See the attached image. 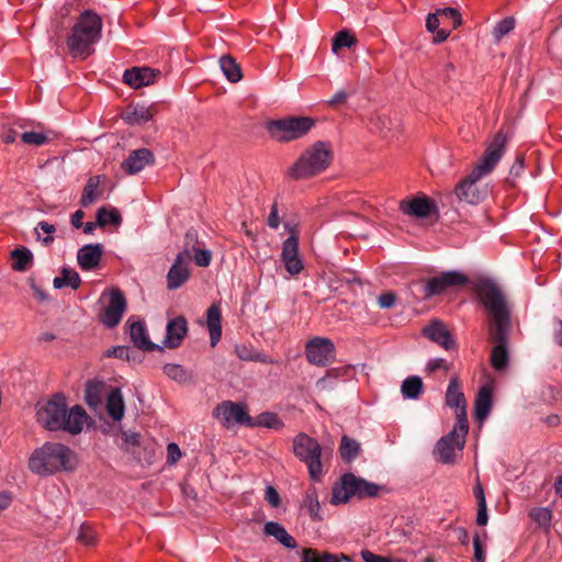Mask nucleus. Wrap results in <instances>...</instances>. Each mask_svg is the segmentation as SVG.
Returning a JSON list of instances; mask_svg holds the SVG:
<instances>
[{
  "mask_svg": "<svg viewBox=\"0 0 562 562\" xmlns=\"http://www.w3.org/2000/svg\"><path fill=\"white\" fill-rule=\"evenodd\" d=\"M160 75L161 71L159 69L147 66L132 67L124 71L123 82L133 89H140L155 83Z\"/></svg>",
  "mask_w": 562,
  "mask_h": 562,
  "instance_id": "obj_15",
  "label": "nucleus"
},
{
  "mask_svg": "<svg viewBox=\"0 0 562 562\" xmlns=\"http://www.w3.org/2000/svg\"><path fill=\"white\" fill-rule=\"evenodd\" d=\"M158 112L159 106L157 103H153L148 106L136 105L133 108H127L122 117L126 123L132 125L144 124L150 121Z\"/></svg>",
  "mask_w": 562,
  "mask_h": 562,
  "instance_id": "obj_24",
  "label": "nucleus"
},
{
  "mask_svg": "<svg viewBox=\"0 0 562 562\" xmlns=\"http://www.w3.org/2000/svg\"><path fill=\"white\" fill-rule=\"evenodd\" d=\"M184 249L182 251H188L191 255V250L198 248L200 245L198 232L193 228L187 231L183 239Z\"/></svg>",
  "mask_w": 562,
  "mask_h": 562,
  "instance_id": "obj_55",
  "label": "nucleus"
},
{
  "mask_svg": "<svg viewBox=\"0 0 562 562\" xmlns=\"http://www.w3.org/2000/svg\"><path fill=\"white\" fill-rule=\"evenodd\" d=\"M333 160L328 144L316 142L302 151L295 162L288 168L285 176L291 180H307L324 172Z\"/></svg>",
  "mask_w": 562,
  "mask_h": 562,
  "instance_id": "obj_5",
  "label": "nucleus"
},
{
  "mask_svg": "<svg viewBox=\"0 0 562 562\" xmlns=\"http://www.w3.org/2000/svg\"><path fill=\"white\" fill-rule=\"evenodd\" d=\"M446 404L454 409L467 407V400L461 391L458 376H452L446 392Z\"/></svg>",
  "mask_w": 562,
  "mask_h": 562,
  "instance_id": "obj_28",
  "label": "nucleus"
},
{
  "mask_svg": "<svg viewBox=\"0 0 562 562\" xmlns=\"http://www.w3.org/2000/svg\"><path fill=\"white\" fill-rule=\"evenodd\" d=\"M357 44L356 36L349 32L348 30H341L337 32L333 38V45L331 49L335 54H338V52L346 47L350 48Z\"/></svg>",
  "mask_w": 562,
  "mask_h": 562,
  "instance_id": "obj_43",
  "label": "nucleus"
},
{
  "mask_svg": "<svg viewBox=\"0 0 562 562\" xmlns=\"http://www.w3.org/2000/svg\"><path fill=\"white\" fill-rule=\"evenodd\" d=\"M77 539L85 546H93L95 543V531L90 525L82 524Z\"/></svg>",
  "mask_w": 562,
  "mask_h": 562,
  "instance_id": "obj_52",
  "label": "nucleus"
},
{
  "mask_svg": "<svg viewBox=\"0 0 562 562\" xmlns=\"http://www.w3.org/2000/svg\"><path fill=\"white\" fill-rule=\"evenodd\" d=\"M423 335L446 350H453L457 348L456 339L446 324L441 321H431L428 326L423 328Z\"/></svg>",
  "mask_w": 562,
  "mask_h": 562,
  "instance_id": "obj_16",
  "label": "nucleus"
},
{
  "mask_svg": "<svg viewBox=\"0 0 562 562\" xmlns=\"http://www.w3.org/2000/svg\"><path fill=\"white\" fill-rule=\"evenodd\" d=\"M130 338L133 341L134 346L144 351H154L158 350L164 352V348L155 345L150 341L146 325L142 321L130 323Z\"/></svg>",
  "mask_w": 562,
  "mask_h": 562,
  "instance_id": "obj_21",
  "label": "nucleus"
},
{
  "mask_svg": "<svg viewBox=\"0 0 562 562\" xmlns=\"http://www.w3.org/2000/svg\"><path fill=\"white\" fill-rule=\"evenodd\" d=\"M530 518L542 528H549L552 519V512L549 508H533L529 513Z\"/></svg>",
  "mask_w": 562,
  "mask_h": 562,
  "instance_id": "obj_49",
  "label": "nucleus"
},
{
  "mask_svg": "<svg viewBox=\"0 0 562 562\" xmlns=\"http://www.w3.org/2000/svg\"><path fill=\"white\" fill-rule=\"evenodd\" d=\"M265 498L273 507H278L280 505L279 493L273 486H268L266 488Z\"/></svg>",
  "mask_w": 562,
  "mask_h": 562,
  "instance_id": "obj_63",
  "label": "nucleus"
},
{
  "mask_svg": "<svg viewBox=\"0 0 562 562\" xmlns=\"http://www.w3.org/2000/svg\"><path fill=\"white\" fill-rule=\"evenodd\" d=\"M104 389L105 384L102 381H88L85 390L86 403L92 408H97L98 406H100L102 403Z\"/></svg>",
  "mask_w": 562,
  "mask_h": 562,
  "instance_id": "obj_31",
  "label": "nucleus"
},
{
  "mask_svg": "<svg viewBox=\"0 0 562 562\" xmlns=\"http://www.w3.org/2000/svg\"><path fill=\"white\" fill-rule=\"evenodd\" d=\"M235 352L237 357L241 360L246 361H260L269 364L278 363V361L266 357L258 352H251L246 346H236Z\"/></svg>",
  "mask_w": 562,
  "mask_h": 562,
  "instance_id": "obj_45",
  "label": "nucleus"
},
{
  "mask_svg": "<svg viewBox=\"0 0 562 562\" xmlns=\"http://www.w3.org/2000/svg\"><path fill=\"white\" fill-rule=\"evenodd\" d=\"M213 417L221 419L225 426L238 424L249 427L252 425V417L248 414L245 403L224 401L213 409Z\"/></svg>",
  "mask_w": 562,
  "mask_h": 562,
  "instance_id": "obj_12",
  "label": "nucleus"
},
{
  "mask_svg": "<svg viewBox=\"0 0 562 562\" xmlns=\"http://www.w3.org/2000/svg\"><path fill=\"white\" fill-rule=\"evenodd\" d=\"M439 369H442L445 370L446 372L449 371L450 369V366L447 363V361L442 358H436V359H431L428 363H427V370L432 373Z\"/></svg>",
  "mask_w": 562,
  "mask_h": 562,
  "instance_id": "obj_61",
  "label": "nucleus"
},
{
  "mask_svg": "<svg viewBox=\"0 0 562 562\" xmlns=\"http://www.w3.org/2000/svg\"><path fill=\"white\" fill-rule=\"evenodd\" d=\"M190 260L191 255H189L188 251H180L176 256L175 262L167 273V288L169 290H176L189 280L191 276L189 268Z\"/></svg>",
  "mask_w": 562,
  "mask_h": 562,
  "instance_id": "obj_14",
  "label": "nucleus"
},
{
  "mask_svg": "<svg viewBox=\"0 0 562 562\" xmlns=\"http://www.w3.org/2000/svg\"><path fill=\"white\" fill-rule=\"evenodd\" d=\"M442 23H449L453 30L458 29L462 23L460 12L454 8L438 9Z\"/></svg>",
  "mask_w": 562,
  "mask_h": 562,
  "instance_id": "obj_50",
  "label": "nucleus"
},
{
  "mask_svg": "<svg viewBox=\"0 0 562 562\" xmlns=\"http://www.w3.org/2000/svg\"><path fill=\"white\" fill-rule=\"evenodd\" d=\"M342 560L350 561L349 557L342 553L334 554L329 552H319L312 548H305L302 551L301 562H341Z\"/></svg>",
  "mask_w": 562,
  "mask_h": 562,
  "instance_id": "obj_30",
  "label": "nucleus"
},
{
  "mask_svg": "<svg viewBox=\"0 0 562 562\" xmlns=\"http://www.w3.org/2000/svg\"><path fill=\"white\" fill-rule=\"evenodd\" d=\"M165 345L168 348H178L188 333V322L184 316H177L170 319L166 328Z\"/></svg>",
  "mask_w": 562,
  "mask_h": 562,
  "instance_id": "obj_20",
  "label": "nucleus"
},
{
  "mask_svg": "<svg viewBox=\"0 0 562 562\" xmlns=\"http://www.w3.org/2000/svg\"><path fill=\"white\" fill-rule=\"evenodd\" d=\"M457 449L461 450L463 447L457 445L456 431H450L436 443L434 453L440 462L450 464L454 462Z\"/></svg>",
  "mask_w": 562,
  "mask_h": 562,
  "instance_id": "obj_22",
  "label": "nucleus"
},
{
  "mask_svg": "<svg viewBox=\"0 0 562 562\" xmlns=\"http://www.w3.org/2000/svg\"><path fill=\"white\" fill-rule=\"evenodd\" d=\"M29 469L38 475H50L75 469V456L69 447L59 442H46L29 458Z\"/></svg>",
  "mask_w": 562,
  "mask_h": 562,
  "instance_id": "obj_4",
  "label": "nucleus"
},
{
  "mask_svg": "<svg viewBox=\"0 0 562 562\" xmlns=\"http://www.w3.org/2000/svg\"><path fill=\"white\" fill-rule=\"evenodd\" d=\"M37 228H40L42 232H44L46 234V236L42 239V243L45 246L52 245L54 243L53 234L56 231L55 226L53 224H49L48 222L42 221L37 224V227L35 228V231Z\"/></svg>",
  "mask_w": 562,
  "mask_h": 562,
  "instance_id": "obj_57",
  "label": "nucleus"
},
{
  "mask_svg": "<svg viewBox=\"0 0 562 562\" xmlns=\"http://www.w3.org/2000/svg\"><path fill=\"white\" fill-rule=\"evenodd\" d=\"M154 154L147 148L133 150L128 157L122 161L121 168L127 175H135L143 170L145 166L154 164Z\"/></svg>",
  "mask_w": 562,
  "mask_h": 562,
  "instance_id": "obj_18",
  "label": "nucleus"
},
{
  "mask_svg": "<svg viewBox=\"0 0 562 562\" xmlns=\"http://www.w3.org/2000/svg\"><path fill=\"white\" fill-rule=\"evenodd\" d=\"M191 251L193 252L192 258L198 267L206 268L210 266L212 261V252L210 250L198 247Z\"/></svg>",
  "mask_w": 562,
  "mask_h": 562,
  "instance_id": "obj_53",
  "label": "nucleus"
},
{
  "mask_svg": "<svg viewBox=\"0 0 562 562\" xmlns=\"http://www.w3.org/2000/svg\"><path fill=\"white\" fill-rule=\"evenodd\" d=\"M54 288L61 289L64 286H70L77 290L81 284V279L74 269L63 268L60 276L56 277L53 281Z\"/></svg>",
  "mask_w": 562,
  "mask_h": 562,
  "instance_id": "obj_35",
  "label": "nucleus"
},
{
  "mask_svg": "<svg viewBox=\"0 0 562 562\" xmlns=\"http://www.w3.org/2000/svg\"><path fill=\"white\" fill-rule=\"evenodd\" d=\"M103 247L101 244H88L82 246L77 254V261L81 270H94L101 261Z\"/></svg>",
  "mask_w": 562,
  "mask_h": 562,
  "instance_id": "obj_19",
  "label": "nucleus"
},
{
  "mask_svg": "<svg viewBox=\"0 0 562 562\" xmlns=\"http://www.w3.org/2000/svg\"><path fill=\"white\" fill-rule=\"evenodd\" d=\"M282 262L284 265L285 270L291 276H297L304 269V266H303V262H302L300 256L289 257L288 259L283 260Z\"/></svg>",
  "mask_w": 562,
  "mask_h": 562,
  "instance_id": "obj_54",
  "label": "nucleus"
},
{
  "mask_svg": "<svg viewBox=\"0 0 562 562\" xmlns=\"http://www.w3.org/2000/svg\"><path fill=\"white\" fill-rule=\"evenodd\" d=\"M507 136L497 132L485 148L479 164L473 168V178H483L491 173L505 153Z\"/></svg>",
  "mask_w": 562,
  "mask_h": 562,
  "instance_id": "obj_9",
  "label": "nucleus"
},
{
  "mask_svg": "<svg viewBox=\"0 0 562 562\" xmlns=\"http://www.w3.org/2000/svg\"><path fill=\"white\" fill-rule=\"evenodd\" d=\"M424 390L423 381L417 375L406 378L401 386V392L405 398L416 400Z\"/></svg>",
  "mask_w": 562,
  "mask_h": 562,
  "instance_id": "obj_36",
  "label": "nucleus"
},
{
  "mask_svg": "<svg viewBox=\"0 0 562 562\" xmlns=\"http://www.w3.org/2000/svg\"><path fill=\"white\" fill-rule=\"evenodd\" d=\"M303 507L306 508L307 514L314 521L323 519L321 515V504L315 486H310L303 497Z\"/></svg>",
  "mask_w": 562,
  "mask_h": 562,
  "instance_id": "obj_32",
  "label": "nucleus"
},
{
  "mask_svg": "<svg viewBox=\"0 0 562 562\" xmlns=\"http://www.w3.org/2000/svg\"><path fill=\"white\" fill-rule=\"evenodd\" d=\"M263 530L265 533L274 537L288 549H295L297 547L296 540L279 522L268 521L265 524Z\"/></svg>",
  "mask_w": 562,
  "mask_h": 562,
  "instance_id": "obj_27",
  "label": "nucleus"
},
{
  "mask_svg": "<svg viewBox=\"0 0 562 562\" xmlns=\"http://www.w3.org/2000/svg\"><path fill=\"white\" fill-rule=\"evenodd\" d=\"M106 412L115 422H120L123 418L125 405L120 389L114 387L109 393L106 397Z\"/></svg>",
  "mask_w": 562,
  "mask_h": 562,
  "instance_id": "obj_29",
  "label": "nucleus"
},
{
  "mask_svg": "<svg viewBox=\"0 0 562 562\" xmlns=\"http://www.w3.org/2000/svg\"><path fill=\"white\" fill-rule=\"evenodd\" d=\"M102 19L93 10H85L76 19L66 40L69 54L74 58L87 59L94 52L93 46L102 34Z\"/></svg>",
  "mask_w": 562,
  "mask_h": 562,
  "instance_id": "obj_3",
  "label": "nucleus"
},
{
  "mask_svg": "<svg viewBox=\"0 0 562 562\" xmlns=\"http://www.w3.org/2000/svg\"><path fill=\"white\" fill-rule=\"evenodd\" d=\"M98 188H99V177H90L88 179L87 183L85 184V188H83V191L81 194V199H80L81 206L87 207L95 202V200L98 199V196L100 194V192L98 191Z\"/></svg>",
  "mask_w": 562,
  "mask_h": 562,
  "instance_id": "obj_38",
  "label": "nucleus"
},
{
  "mask_svg": "<svg viewBox=\"0 0 562 562\" xmlns=\"http://www.w3.org/2000/svg\"><path fill=\"white\" fill-rule=\"evenodd\" d=\"M364 562H391L387 558L374 554L368 550L361 552Z\"/></svg>",
  "mask_w": 562,
  "mask_h": 562,
  "instance_id": "obj_64",
  "label": "nucleus"
},
{
  "mask_svg": "<svg viewBox=\"0 0 562 562\" xmlns=\"http://www.w3.org/2000/svg\"><path fill=\"white\" fill-rule=\"evenodd\" d=\"M164 372L167 376L177 382H187L191 378L188 371L182 366L177 363L166 364L164 367Z\"/></svg>",
  "mask_w": 562,
  "mask_h": 562,
  "instance_id": "obj_46",
  "label": "nucleus"
},
{
  "mask_svg": "<svg viewBox=\"0 0 562 562\" xmlns=\"http://www.w3.org/2000/svg\"><path fill=\"white\" fill-rule=\"evenodd\" d=\"M400 210L407 215L418 218L429 216L431 212V202L428 198H414L412 200H403L400 202Z\"/></svg>",
  "mask_w": 562,
  "mask_h": 562,
  "instance_id": "obj_25",
  "label": "nucleus"
},
{
  "mask_svg": "<svg viewBox=\"0 0 562 562\" xmlns=\"http://www.w3.org/2000/svg\"><path fill=\"white\" fill-rule=\"evenodd\" d=\"M122 223V216L120 212L112 207L106 209L105 206H102L97 212V224L100 227H104L105 225L112 224V225H120Z\"/></svg>",
  "mask_w": 562,
  "mask_h": 562,
  "instance_id": "obj_40",
  "label": "nucleus"
},
{
  "mask_svg": "<svg viewBox=\"0 0 562 562\" xmlns=\"http://www.w3.org/2000/svg\"><path fill=\"white\" fill-rule=\"evenodd\" d=\"M395 301H396V295L394 292H391V291L382 293L378 297V303H379L380 307H382V308L392 307L394 305Z\"/></svg>",
  "mask_w": 562,
  "mask_h": 562,
  "instance_id": "obj_60",
  "label": "nucleus"
},
{
  "mask_svg": "<svg viewBox=\"0 0 562 562\" xmlns=\"http://www.w3.org/2000/svg\"><path fill=\"white\" fill-rule=\"evenodd\" d=\"M339 452L344 461L351 462L358 457L360 452V446L356 440L349 438L348 436H344L341 438Z\"/></svg>",
  "mask_w": 562,
  "mask_h": 562,
  "instance_id": "obj_41",
  "label": "nucleus"
},
{
  "mask_svg": "<svg viewBox=\"0 0 562 562\" xmlns=\"http://www.w3.org/2000/svg\"><path fill=\"white\" fill-rule=\"evenodd\" d=\"M454 71H456L454 65L450 61H447L442 65L441 69L439 70V77L445 82H448L449 80H451Z\"/></svg>",
  "mask_w": 562,
  "mask_h": 562,
  "instance_id": "obj_62",
  "label": "nucleus"
},
{
  "mask_svg": "<svg viewBox=\"0 0 562 562\" xmlns=\"http://www.w3.org/2000/svg\"><path fill=\"white\" fill-rule=\"evenodd\" d=\"M283 426L284 423L280 417L271 412L261 413L256 419H252V425H249V427H266L270 429H281Z\"/></svg>",
  "mask_w": 562,
  "mask_h": 562,
  "instance_id": "obj_39",
  "label": "nucleus"
},
{
  "mask_svg": "<svg viewBox=\"0 0 562 562\" xmlns=\"http://www.w3.org/2000/svg\"><path fill=\"white\" fill-rule=\"evenodd\" d=\"M305 358L316 367H327L336 359V347L331 339L315 336L305 342Z\"/></svg>",
  "mask_w": 562,
  "mask_h": 562,
  "instance_id": "obj_10",
  "label": "nucleus"
},
{
  "mask_svg": "<svg viewBox=\"0 0 562 562\" xmlns=\"http://www.w3.org/2000/svg\"><path fill=\"white\" fill-rule=\"evenodd\" d=\"M479 305L488 318V334L495 346L490 362L496 371L508 367L507 338L512 330V307L502 286L492 278L479 277L472 282Z\"/></svg>",
  "mask_w": 562,
  "mask_h": 562,
  "instance_id": "obj_1",
  "label": "nucleus"
},
{
  "mask_svg": "<svg viewBox=\"0 0 562 562\" xmlns=\"http://www.w3.org/2000/svg\"><path fill=\"white\" fill-rule=\"evenodd\" d=\"M36 417L44 428L50 431L64 430L71 435L80 434L89 418L86 411L79 405L68 409L67 400L63 393L52 395L40 406Z\"/></svg>",
  "mask_w": 562,
  "mask_h": 562,
  "instance_id": "obj_2",
  "label": "nucleus"
},
{
  "mask_svg": "<svg viewBox=\"0 0 562 562\" xmlns=\"http://www.w3.org/2000/svg\"><path fill=\"white\" fill-rule=\"evenodd\" d=\"M493 405V387L484 384L479 389L474 402V415L477 422H484L491 413Z\"/></svg>",
  "mask_w": 562,
  "mask_h": 562,
  "instance_id": "obj_23",
  "label": "nucleus"
},
{
  "mask_svg": "<svg viewBox=\"0 0 562 562\" xmlns=\"http://www.w3.org/2000/svg\"><path fill=\"white\" fill-rule=\"evenodd\" d=\"M384 492H387L384 485L369 482L353 473H345L340 476L339 482L333 485L330 503L333 505L346 504L352 497L358 499L375 498Z\"/></svg>",
  "mask_w": 562,
  "mask_h": 562,
  "instance_id": "obj_6",
  "label": "nucleus"
},
{
  "mask_svg": "<svg viewBox=\"0 0 562 562\" xmlns=\"http://www.w3.org/2000/svg\"><path fill=\"white\" fill-rule=\"evenodd\" d=\"M476 279H474L475 281ZM473 280H469V278L460 271H446L440 274L429 278L425 281L424 284V297L428 299L431 296L440 295L445 293L448 289L453 286H462L465 284H470L472 289Z\"/></svg>",
  "mask_w": 562,
  "mask_h": 562,
  "instance_id": "obj_11",
  "label": "nucleus"
},
{
  "mask_svg": "<svg viewBox=\"0 0 562 562\" xmlns=\"http://www.w3.org/2000/svg\"><path fill=\"white\" fill-rule=\"evenodd\" d=\"M473 547H474V560L476 562H485V553L483 549V544L481 541V536L476 532L473 537Z\"/></svg>",
  "mask_w": 562,
  "mask_h": 562,
  "instance_id": "obj_59",
  "label": "nucleus"
},
{
  "mask_svg": "<svg viewBox=\"0 0 562 562\" xmlns=\"http://www.w3.org/2000/svg\"><path fill=\"white\" fill-rule=\"evenodd\" d=\"M440 14L438 13V10H436L435 13H429L426 20V27L429 32L434 33V42L439 44L445 42L449 35L450 30L440 29L439 25L441 24Z\"/></svg>",
  "mask_w": 562,
  "mask_h": 562,
  "instance_id": "obj_34",
  "label": "nucleus"
},
{
  "mask_svg": "<svg viewBox=\"0 0 562 562\" xmlns=\"http://www.w3.org/2000/svg\"><path fill=\"white\" fill-rule=\"evenodd\" d=\"M206 326L210 334L211 346L215 347L222 337V312L214 303L206 310Z\"/></svg>",
  "mask_w": 562,
  "mask_h": 562,
  "instance_id": "obj_26",
  "label": "nucleus"
},
{
  "mask_svg": "<svg viewBox=\"0 0 562 562\" xmlns=\"http://www.w3.org/2000/svg\"><path fill=\"white\" fill-rule=\"evenodd\" d=\"M125 310L126 300L123 292L117 288L112 289L109 304L100 315V321L108 328H114L120 324Z\"/></svg>",
  "mask_w": 562,
  "mask_h": 562,
  "instance_id": "obj_13",
  "label": "nucleus"
},
{
  "mask_svg": "<svg viewBox=\"0 0 562 562\" xmlns=\"http://www.w3.org/2000/svg\"><path fill=\"white\" fill-rule=\"evenodd\" d=\"M315 125L310 116H288L272 120L266 128L270 137L279 143H289L306 135Z\"/></svg>",
  "mask_w": 562,
  "mask_h": 562,
  "instance_id": "obj_8",
  "label": "nucleus"
},
{
  "mask_svg": "<svg viewBox=\"0 0 562 562\" xmlns=\"http://www.w3.org/2000/svg\"><path fill=\"white\" fill-rule=\"evenodd\" d=\"M220 66L228 81L238 82L243 78L239 65L231 55L222 56L220 58Z\"/></svg>",
  "mask_w": 562,
  "mask_h": 562,
  "instance_id": "obj_33",
  "label": "nucleus"
},
{
  "mask_svg": "<svg viewBox=\"0 0 562 562\" xmlns=\"http://www.w3.org/2000/svg\"><path fill=\"white\" fill-rule=\"evenodd\" d=\"M456 425L451 431H456L457 445L459 447H463L465 443V436L469 431L467 407L456 409Z\"/></svg>",
  "mask_w": 562,
  "mask_h": 562,
  "instance_id": "obj_37",
  "label": "nucleus"
},
{
  "mask_svg": "<svg viewBox=\"0 0 562 562\" xmlns=\"http://www.w3.org/2000/svg\"><path fill=\"white\" fill-rule=\"evenodd\" d=\"M516 25V21L513 16H506L499 22L496 23V25L493 29L492 35L496 43L501 42V40L510 33Z\"/></svg>",
  "mask_w": 562,
  "mask_h": 562,
  "instance_id": "obj_44",
  "label": "nucleus"
},
{
  "mask_svg": "<svg viewBox=\"0 0 562 562\" xmlns=\"http://www.w3.org/2000/svg\"><path fill=\"white\" fill-rule=\"evenodd\" d=\"M299 256V237L293 232L282 244L281 260Z\"/></svg>",
  "mask_w": 562,
  "mask_h": 562,
  "instance_id": "obj_47",
  "label": "nucleus"
},
{
  "mask_svg": "<svg viewBox=\"0 0 562 562\" xmlns=\"http://www.w3.org/2000/svg\"><path fill=\"white\" fill-rule=\"evenodd\" d=\"M322 451L318 441L305 432H299L293 438V453L306 465L310 479L314 482H319L324 475Z\"/></svg>",
  "mask_w": 562,
  "mask_h": 562,
  "instance_id": "obj_7",
  "label": "nucleus"
},
{
  "mask_svg": "<svg viewBox=\"0 0 562 562\" xmlns=\"http://www.w3.org/2000/svg\"><path fill=\"white\" fill-rule=\"evenodd\" d=\"M11 258L13 259L12 268L15 271H25L27 266L33 260V255L31 250L27 248H16L11 252Z\"/></svg>",
  "mask_w": 562,
  "mask_h": 562,
  "instance_id": "obj_42",
  "label": "nucleus"
},
{
  "mask_svg": "<svg viewBox=\"0 0 562 562\" xmlns=\"http://www.w3.org/2000/svg\"><path fill=\"white\" fill-rule=\"evenodd\" d=\"M182 457V452L179 446L175 442H170L167 446V464H176Z\"/></svg>",
  "mask_w": 562,
  "mask_h": 562,
  "instance_id": "obj_58",
  "label": "nucleus"
},
{
  "mask_svg": "<svg viewBox=\"0 0 562 562\" xmlns=\"http://www.w3.org/2000/svg\"><path fill=\"white\" fill-rule=\"evenodd\" d=\"M299 256V237L293 232L282 244L281 260Z\"/></svg>",
  "mask_w": 562,
  "mask_h": 562,
  "instance_id": "obj_48",
  "label": "nucleus"
},
{
  "mask_svg": "<svg viewBox=\"0 0 562 562\" xmlns=\"http://www.w3.org/2000/svg\"><path fill=\"white\" fill-rule=\"evenodd\" d=\"M131 353H133L131 348H128L126 346H117V347H113V348L106 350L105 356L109 358L113 357V358L131 361V359H132Z\"/></svg>",
  "mask_w": 562,
  "mask_h": 562,
  "instance_id": "obj_56",
  "label": "nucleus"
},
{
  "mask_svg": "<svg viewBox=\"0 0 562 562\" xmlns=\"http://www.w3.org/2000/svg\"><path fill=\"white\" fill-rule=\"evenodd\" d=\"M21 139L24 144L27 145L42 146L48 143L49 137L44 133L24 132L21 134Z\"/></svg>",
  "mask_w": 562,
  "mask_h": 562,
  "instance_id": "obj_51",
  "label": "nucleus"
},
{
  "mask_svg": "<svg viewBox=\"0 0 562 562\" xmlns=\"http://www.w3.org/2000/svg\"><path fill=\"white\" fill-rule=\"evenodd\" d=\"M480 179L481 178H473L472 170L468 177L458 182L454 188V193L460 202L476 204L483 199L476 184Z\"/></svg>",
  "mask_w": 562,
  "mask_h": 562,
  "instance_id": "obj_17",
  "label": "nucleus"
}]
</instances>
